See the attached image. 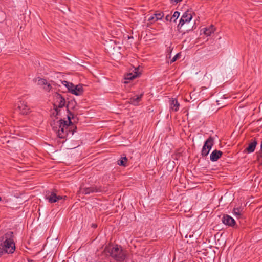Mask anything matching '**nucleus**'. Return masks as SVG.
Instances as JSON below:
<instances>
[{
  "instance_id": "a211bd4d",
  "label": "nucleus",
  "mask_w": 262,
  "mask_h": 262,
  "mask_svg": "<svg viewBox=\"0 0 262 262\" xmlns=\"http://www.w3.org/2000/svg\"><path fill=\"white\" fill-rule=\"evenodd\" d=\"M243 210V208L241 207H235L233 208L232 212L237 218H240L242 215Z\"/></svg>"
},
{
  "instance_id": "c9c22d12",
  "label": "nucleus",
  "mask_w": 262,
  "mask_h": 262,
  "mask_svg": "<svg viewBox=\"0 0 262 262\" xmlns=\"http://www.w3.org/2000/svg\"><path fill=\"white\" fill-rule=\"evenodd\" d=\"M51 85H50V84H48L47 85V90H50V88H51Z\"/></svg>"
},
{
  "instance_id": "dca6fc26",
  "label": "nucleus",
  "mask_w": 262,
  "mask_h": 262,
  "mask_svg": "<svg viewBox=\"0 0 262 262\" xmlns=\"http://www.w3.org/2000/svg\"><path fill=\"white\" fill-rule=\"evenodd\" d=\"M169 102L170 108L175 112L178 111L180 105L177 99L176 98H171V99L170 100Z\"/></svg>"
},
{
  "instance_id": "7c9ffc66",
  "label": "nucleus",
  "mask_w": 262,
  "mask_h": 262,
  "mask_svg": "<svg viewBox=\"0 0 262 262\" xmlns=\"http://www.w3.org/2000/svg\"><path fill=\"white\" fill-rule=\"evenodd\" d=\"M171 17V16H170L169 15H167L165 17L166 20L171 21L172 20V19H170Z\"/></svg>"
},
{
  "instance_id": "39448f33",
  "label": "nucleus",
  "mask_w": 262,
  "mask_h": 262,
  "mask_svg": "<svg viewBox=\"0 0 262 262\" xmlns=\"http://www.w3.org/2000/svg\"><path fill=\"white\" fill-rule=\"evenodd\" d=\"M106 191V188L102 186H97L95 185L89 187H84L80 189V191L84 194H89L91 193L105 192Z\"/></svg>"
},
{
  "instance_id": "4c0bfd02",
  "label": "nucleus",
  "mask_w": 262,
  "mask_h": 262,
  "mask_svg": "<svg viewBox=\"0 0 262 262\" xmlns=\"http://www.w3.org/2000/svg\"><path fill=\"white\" fill-rule=\"evenodd\" d=\"M1 200H2V198H1V197L0 196V201H1Z\"/></svg>"
},
{
  "instance_id": "c85d7f7f",
  "label": "nucleus",
  "mask_w": 262,
  "mask_h": 262,
  "mask_svg": "<svg viewBox=\"0 0 262 262\" xmlns=\"http://www.w3.org/2000/svg\"><path fill=\"white\" fill-rule=\"evenodd\" d=\"M179 53L177 54H176V55H175V56H174L172 58V59L171 60V63L174 62V61H176L177 60V59H178V57H179Z\"/></svg>"
},
{
  "instance_id": "f257e3e1",
  "label": "nucleus",
  "mask_w": 262,
  "mask_h": 262,
  "mask_svg": "<svg viewBox=\"0 0 262 262\" xmlns=\"http://www.w3.org/2000/svg\"><path fill=\"white\" fill-rule=\"evenodd\" d=\"M52 129L55 131L57 136L61 139L65 138L68 135V132L71 133L73 135L77 129L75 125L68 124V121L63 119H60L57 121L54 120L51 122Z\"/></svg>"
},
{
  "instance_id": "4468645a",
  "label": "nucleus",
  "mask_w": 262,
  "mask_h": 262,
  "mask_svg": "<svg viewBox=\"0 0 262 262\" xmlns=\"http://www.w3.org/2000/svg\"><path fill=\"white\" fill-rule=\"evenodd\" d=\"M143 94H141L139 96H135L129 98V103L135 106H137L142 100Z\"/></svg>"
},
{
  "instance_id": "6ab92c4d",
  "label": "nucleus",
  "mask_w": 262,
  "mask_h": 262,
  "mask_svg": "<svg viewBox=\"0 0 262 262\" xmlns=\"http://www.w3.org/2000/svg\"><path fill=\"white\" fill-rule=\"evenodd\" d=\"M68 119L69 121V124L74 125L73 124V122L71 121V119H74V122H76V121H77L78 120V119L76 117V116H74V115L73 114V113L71 112L69 110V111H68Z\"/></svg>"
},
{
  "instance_id": "393cba45",
  "label": "nucleus",
  "mask_w": 262,
  "mask_h": 262,
  "mask_svg": "<svg viewBox=\"0 0 262 262\" xmlns=\"http://www.w3.org/2000/svg\"><path fill=\"white\" fill-rule=\"evenodd\" d=\"M154 15L156 18L155 20H161L164 16V13L162 12H156L155 13Z\"/></svg>"
},
{
  "instance_id": "aec40b11",
  "label": "nucleus",
  "mask_w": 262,
  "mask_h": 262,
  "mask_svg": "<svg viewBox=\"0 0 262 262\" xmlns=\"http://www.w3.org/2000/svg\"><path fill=\"white\" fill-rule=\"evenodd\" d=\"M77 105V103L75 100H72L68 102L66 105V108L67 111H69L70 109H74Z\"/></svg>"
},
{
  "instance_id": "4be33fe9",
  "label": "nucleus",
  "mask_w": 262,
  "mask_h": 262,
  "mask_svg": "<svg viewBox=\"0 0 262 262\" xmlns=\"http://www.w3.org/2000/svg\"><path fill=\"white\" fill-rule=\"evenodd\" d=\"M127 160V158L125 156L124 157H121V159L118 161V164L120 166H126Z\"/></svg>"
},
{
  "instance_id": "ddd939ff",
  "label": "nucleus",
  "mask_w": 262,
  "mask_h": 262,
  "mask_svg": "<svg viewBox=\"0 0 262 262\" xmlns=\"http://www.w3.org/2000/svg\"><path fill=\"white\" fill-rule=\"evenodd\" d=\"M223 155V152L218 150H214L210 154V159L212 162H215L217 161Z\"/></svg>"
},
{
  "instance_id": "a878e982",
  "label": "nucleus",
  "mask_w": 262,
  "mask_h": 262,
  "mask_svg": "<svg viewBox=\"0 0 262 262\" xmlns=\"http://www.w3.org/2000/svg\"><path fill=\"white\" fill-rule=\"evenodd\" d=\"M210 151L206 149L205 147L203 146V148L201 150V155L202 157L207 156Z\"/></svg>"
},
{
  "instance_id": "c756f323",
  "label": "nucleus",
  "mask_w": 262,
  "mask_h": 262,
  "mask_svg": "<svg viewBox=\"0 0 262 262\" xmlns=\"http://www.w3.org/2000/svg\"><path fill=\"white\" fill-rule=\"evenodd\" d=\"M155 19H156L155 16H151L148 18V21L152 23V21H156V20H155Z\"/></svg>"
},
{
  "instance_id": "f3484780",
  "label": "nucleus",
  "mask_w": 262,
  "mask_h": 262,
  "mask_svg": "<svg viewBox=\"0 0 262 262\" xmlns=\"http://www.w3.org/2000/svg\"><path fill=\"white\" fill-rule=\"evenodd\" d=\"M196 28V22L194 21V23L192 27H187L186 25H184V26L181 29V31L182 32H179L181 33L182 35H184L186 33H187L190 31H192V30L195 29Z\"/></svg>"
},
{
  "instance_id": "2f4dec72",
  "label": "nucleus",
  "mask_w": 262,
  "mask_h": 262,
  "mask_svg": "<svg viewBox=\"0 0 262 262\" xmlns=\"http://www.w3.org/2000/svg\"><path fill=\"white\" fill-rule=\"evenodd\" d=\"M39 81H40L42 84H47V80L45 79H41L40 80H39Z\"/></svg>"
},
{
  "instance_id": "7ed1b4c3",
  "label": "nucleus",
  "mask_w": 262,
  "mask_h": 262,
  "mask_svg": "<svg viewBox=\"0 0 262 262\" xmlns=\"http://www.w3.org/2000/svg\"><path fill=\"white\" fill-rule=\"evenodd\" d=\"M54 103H53V107L55 112H53L51 116H54L56 119H58L57 116H60V109L66 105L65 98L60 94L56 93L54 95Z\"/></svg>"
},
{
  "instance_id": "e433bc0d",
  "label": "nucleus",
  "mask_w": 262,
  "mask_h": 262,
  "mask_svg": "<svg viewBox=\"0 0 262 262\" xmlns=\"http://www.w3.org/2000/svg\"><path fill=\"white\" fill-rule=\"evenodd\" d=\"M29 262H34L33 260H29Z\"/></svg>"
},
{
  "instance_id": "1a4fd4ad",
  "label": "nucleus",
  "mask_w": 262,
  "mask_h": 262,
  "mask_svg": "<svg viewBox=\"0 0 262 262\" xmlns=\"http://www.w3.org/2000/svg\"><path fill=\"white\" fill-rule=\"evenodd\" d=\"M45 198L48 200L50 203H54L57 202L58 200L62 199V196L57 195L55 192L47 191L46 192Z\"/></svg>"
},
{
  "instance_id": "2eb2a0df",
  "label": "nucleus",
  "mask_w": 262,
  "mask_h": 262,
  "mask_svg": "<svg viewBox=\"0 0 262 262\" xmlns=\"http://www.w3.org/2000/svg\"><path fill=\"white\" fill-rule=\"evenodd\" d=\"M214 144V138L212 136H210L204 142L203 146L206 148L209 151L212 148Z\"/></svg>"
},
{
  "instance_id": "f704fd0d",
  "label": "nucleus",
  "mask_w": 262,
  "mask_h": 262,
  "mask_svg": "<svg viewBox=\"0 0 262 262\" xmlns=\"http://www.w3.org/2000/svg\"><path fill=\"white\" fill-rule=\"evenodd\" d=\"M79 145H79V143L76 144L75 145V146H74V147H72L71 148H76V147H78Z\"/></svg>"
},
{
  "instance_id": "6e6552de",
  "label": "nucleus",
  "mask_w": 262,
  "mask_h": 262,
  "mask_svg": "<svg viewBox=\"0 0 262 262\" xmlns=\"http://www.w3.org/2000/svg\"><path fill=\"white\" fill-rule=\"evenodd\" d=\"M16 110L23 115H26L30 112L29 106L27 105V102L24 101H19Z\"/></svg>"
},
{
  "instance_id": "bb28decb",
  "label": "nucleus",
  "mask_w": 262,
  "mask_h": 262,
  "mask_svg": "<svg viewBox=\"0 0 262 262\" xmlns=\"http://www.w3.org/2000/svg\"><path fill=\"white\" fill-rule=\"evenodd\" d=\"M180 15V12L178 11H175L173 14V15L170 17V19H174L173 21H176L177 18L179 17Z\"/></svg>"
},
{
  "instance_id": "423d86ee",
  "label": "nucleus",
  "mask_w": 262,
  "mask_h": 262,
  "mask_svg": "<svg viewBox=\"0 0 262 262\" xmlns=\"http://www.w3.org/2000/svg\"><path fill=\"white\" fill-rule=\"evenodd\" d=\"M191 12L192 11L191 10H188L185 11L182 15L179 21V23L177 26V28L179 32H182L181 29L184 26V25H185V24L190 23L192 20V15Z\"/></svg>"
},
{
  "instance_id": "f8f14e48",
  "label": "nucleus",
  "mask_w": 262,
  "mask_h": 262,
  "mask_svg": "<svg viewBox=\"0 0 262 262\" xmlns=\"http://www.w3.org/2000/svg\"><path fill=\"white\" fill-rule=\"evenodd\" d=\"M83 88L82 85L81 84H78L76 85L74 84V87L72 88L71 90V93L76 96L82 95L83 93Z\"/></svg>"
},
{
  "instance_id": "5701e85b",
  "label": "nucleus",
  "mask_w": 262,
  "mask_h": 262,
  "mask_svg": "<svg viewBox=\"0 0 262 262\" xmlns=\"http://www.w3.org/2000/svg\"><path fill=\"white\" fill-rule=\"evenodd\" d=\"M139 76V74H138L137 72H136L135 74H133L132 73H128L125 77V79L126 80H133L135 79V78Z\"/></svg>"
},
{
  "instance_id": "b1692460",
  "label": "nucleus",
  "mask_w": 262,
  "mask_h": 262,
  "mask_svg": "<svg viewBox=\"0 0 262 262\" xmlns=\"http://www.w3.org/2000/svg\"><path fill=\"white\" fill-rule=\"evenodd\" d=\"M62 83L63 85H64L67 88L68 90V92L71 93V90L72 88L74 87V84H73L72 82H69L67 81H62Z\"/></svg>"
},
{
  "instance_id": "9b49d317",
  "label": "nucleus",
  "mask_w": 262,
  "mask_h": 262,
  "mask_svg": "<svg viewBox=\"0 0 262 262\" xmlns=\"http://www.w3.org/2000/svg\"><path fill=\"white\" fill-rule=\"evenodd\" d=\"M257 144V141L256 138H252L248 144L247 147L246 148L245 151L247 153H252L254 151L256 146Z\"/></svg>"
},
{
  "instance_id": "0eeeda50",
  "label": "nucleus",
  "mask_w": 262,
  "mask_h": 262,
  "mask_svg": "<svg viewBox=\"0 0 262 262\" xmlns=\"http://www.w3.org/2000/svg\"><path fill=\"white\" fill-rule=\"evenodd\" d=\"M221 220L222 223L226 226L235 228H237L235 220L228 214H223Z\"/></svg>"
},
{
  "instance_id": "72a5a7b5",
  "label": "nucleus",
  "mask_w": 262,
  "mask_h": 262,
  "mask_svg": "<svg viewBox=\"0 0 262 262\" xmlns=\"http://www.w3.org/2000/svg\"><path fill=\"white\" fill-rule=\"evenodd\" d=\"M97 225L95 224H92V227L94 228H97Z\"/></svg>"
},
{
  "instance_id": "cd10ccee",
  "label": "nucleus",
  "mask_w": 262,
  "mask_h": 262,
  "mask_svg": "<svg viewBox=\"0 0 262 262\" xmlns=\"http://www.w3.org/2000/svg\"><path fill=\"white\" fill-rule=\"evenodd\" d=\"M256 154H257V159L258 160H260V159L262 158V140H261V145H260V150L259 151L257 152L256 153Z\"/></svg>"
},
{
  "instance_id": "f03ea898",
  "label": "nucleus",
  "mask_w": 262,
  "mask_h": 262,
  "mask_svg": "<svg viewBox=\"0 0 262 262\" xmlns=\"http://www.w3.org/2000/svg\"><path fill=\"white\" fill-rule=\"evenodd\" d=\"M107 252L112 258L118 262H123L127 255V251L124 250L121 246L118 245L108 249Z\"/></svg>"
},
{
  "instance_id": "9d476101",
  "label": "nucleus",
  "mask_w": 262,
  "mask_h": 262,
  "mask_svg": "<svg viewBox=\"0 0 262 262\" xmlns=\"http://www.w3.org/2000/svg\"><path fill=\"white\" fill-rule=\"evenodd\" d=\"M14 239V233L12 231H8L3 235L0 237V243H2V245H5L9 243Z\"/></svg>"
},
{
  "instance_id": "20e7f679",
  "label": "nucleus",
  "mask_w": 262,
  "mask_h": 262,
  "mask_svg": "<svg viewBox=\"0 0 262 262\" xmlns=\"http://www.w3.org/2000/svg\"><path fill=\"white\" fill-rule=\"evenodd\" d=\"M15 244L14 239L11 241H9L7 244L2 245V243H0V257L3 254H12L15 250Z\"/></svg>"
},
{
  "instance_id": "473e14b6",
  "label": "nucleus",
  "mask_w": 262,
  "mask_h": 262,
  "mask_svg": "<svg viewBox=\"0 0 262 262\" xmlns=\"http://www.w3.org/2000/svg\"><path fill=\"white\" fill-rule=\"evenodd\" d=\"M182 0H170V1L171 2H175L176 3H178L179 2H180L181 1H182Z\"/></svg>"
},
{
  "instance_id": "412c9836",
  "label": "nucleus",
  "mask_w": 262,
  "mask_h": 262,
  "mask_svg": "<svg viewBox=\"0 0 262 262\" xmlns=\"http://www.w3.org/2000/svg\"><path fill=\"white\" fill-rule=\"evenodd\" d=\"M214 30L215 29L214 28V26L213 25H211L208 28H204V33L207 36H210L212 33L214 32Z\"/></svg>"
}]
</instances>
